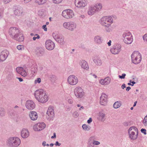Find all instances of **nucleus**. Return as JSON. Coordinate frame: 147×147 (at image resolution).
Returning <instances> with one entry per match:
<instances>
[{
	"label": "nucleus",
	"mask_w": 147,
	"mask_h": 147,
	"mask_svg": "<svg viewBox=\"0 0 147 147\" xmlns=\"http://www.w3.org/2000/svg\"><path fill=\"white\" fill-rule=\"evenodd\" d=\"M34 95L36 99L42 103L47 102L48 100V96L42 89L36 90L34 93Z\"/></svg>",
	"instance_id": "1"
},
{
	"label": "nucleus",
	"mask_w": 147,
	"mask_h": 147,
	"mask_svg": "<svg viewBox=\"0 0 147 147\" xmlns=\"http://www.w3.org/2000/svg\"><path fill=\"white\" fill-rule=\"evenodd\" d=\"M20 139L17 137L9 138L7 141V144L11 147H17L20 144Z\"/></svg>",
	"instance_id": "2"
},
{
	"label": "nucleus",
	"mask_w": 147,
	"mask_h": 147,
	"mask_svg": "<svg viewBox=\"0 0 147 147\" xmlns=\"http://www.w3.org/2000/svg\"><path fill=\"white\" fill-rule=\"evenodd\" d=\"M100 22L102 26L109 27L113 22V19L111 16H104L100 19Z\"/></svg>",
	"instance_id": "3"
},
{
	"label": "nucleus",
	"mask_w": 147,
	"mask_h": 147,
	"mask_svg": "<svg viewBox=\"0 0 147 147\" xmlns=\"http://www.w3.org/2000/svg\"><path fill=\"white\" fill-rule=\"evenodd\" d=\"M128 133L129 138L131 140H135L138 136V131L137 128L135 127H131L129 129Z\"/></svg>",
	"instance_id": "4"
},
{
	"label": "nucleus",
	"mask_w": 147,
	"mask_h": 147,
	"mask_svg": "<svg viewBox=\"0 0 147 147\" xmlns=\"http://www.w3.org/2000/svg\"><path fill=\"white\" fill-rule=\"evenodd\" d=\"M123 42L126 44H130L133 42V38L131 33L129 31H125L122 34Z\"/></svg>",
	"instance_id": "5"
},
{
	"label": "nucleus",
	"mask_w": 147,
	"mask_h": 147,
	"mask_svg": "<svg viewBox=\"0 0 147 147\" xmlns=\"http://www.w3.org/2000/svg\"><path fill=\"white\" fill-rule=\"evenodd\" d=\"M131 56V61L134 64H138L140 63L141 61V55L138 51H134Z\"/></svg>",
	"instance_id": "6"
},
{
	"label": "nucleus",
	"mask_w": 147,
	"mask_h": 147,
	"mask_svg": "<svg viewBox=\"0 0 147 147\" xmlns=\"http://www.w3.org/2000/svg\"><path fill=\"white\" fill-rule=\"evenodd\" d=\"M102 7L101 4H96L94 6L89 8L88 11V14L89 15L92 16L95 13L100 11Z\"/></svg>",
	"instance_id": "7"
},
{
	"label": "nucleus",
	"mask_w": 147,
	"mask_h": 147,
	"mask_svg": "<svg viewBox=\"0 0 147 147\" xmlns=\"http://www.w3.org/2000/svg\"><path fill=\"white\" fill-rule=\"evenodd\" d=\"M54 39L61 45H64L65 42L64 40V37L61 34L56 32H53L52 34Z\"/></svg>",
	"instance_id": "8"
},
{
	"label": "nucleus",
	"mask_w": 147,
	"mask_h": 147,
	"mask_svg": "<svg viewBox=\"0 0 147 147\" xmlns=\"http://www.w3.org/2000/svg\"><path fill=\"white\" fill-rule=\"evenodd\" d=\"M63 26L64 28L72 31L76 29V24L73 22L70 21L64 22L63 24Z\"/></svg>",
	"instance_id": "9"
},
{
	"label": "nucleus",
	"mask_w": 147,
	"mask_h": 147,
	"mask_svg": "<svg viewBox=\"0 0 147 147\" xmlns=\"http://www.w3.org/2000/svg\"><path fill=\"white\" fill-rule=\"evenodd\" d=\"M20 31L17 28L15 27H11L9 30V33L11 37L13 39L16 38L17 35L20 33Z\"/></svg>",
	"instance_id": "10"
},
{
	"label": "nucleus",
	"mask_w": 147,
	"mask_h": 147,
	"mask_svg": "<svg viewBox=\"0 0 147 147\" xmlns=\"http://www.w3.org/2000/svg\"><path fill=\"white\" fill-rule=\"evenodd\" d=\"M74 92L77 98H81L84 95L83 90L79 86L75 88Z\"/></svg>",
	"instance_id": "11"
},
{
	"label": "nucleus",
	"mask_w": 147,
	"mask_h": 147,
	"mask_svg": "<svg viewBox=\"0 0 147 147\" xmlns=\"http://www.w3.org/2000/svg\"><path fill=\"white\" fill-rule=\"evenodd\" d=\"M62 15L63 17L66 19L71 18L74 16L73 11L70 9L63 11Z\"/></svg>",
	"instance_id": "12"
},
{
	"label": "nucleus",
	"mask_w": 147,
	"mask_h": 147,
	"mask_svg": "<svg viewBox=\"0 0 147 147\" xmlns=\"http://www.w3.org/2000/svg\"><path fill=\"white\" fill-rule=\"evenodd\" d=\"M77 77L74 75L69 76L67 78V81L68 83L71 85H74L76 84L78 82Z\"/></svg>",
	"instance_id": "13"
},
{
	"label": "nucleus",
	"mask_w": 147,
	"mask_h": 147,
	"mask_svg": "<svg viewBox=\"0 0 147 147\" xmlns=\"http://www.w3.org/2000/svg\"><path fill=\"white\" fill-rule=\"evenodd\" d=\"M54 113L52 107H49L47 112L46 118L48 120H52L54 117Z\"/></svg>",
	"instance_id": "14"
},
{
	"label": "nucleus",
	"mask_w": 147,
	"mask_h": 147,
	"mask_svg": "<svg viewBox=\"0 0 147 147\" xmlns=\"http://www.w3.org/2000/svg\"><path fill=\"white\" fill-rule=\"evenodd\" d=\"M121 50V46L120 44H116L113 46L110 51L113 54H118Z\"/></svg>",
	"instance_id": "15"
},
{
	"label": "nucleus",
	"mask_w": 147,
	"mask_h": 147,
	"mask_svg": "<svg viewBox=\"0 0 147 147\" xmlns=\"http://www.w3.org/2000/svg\"><path fill=\"white\" fill-rule=\"evenodd\" d=\"M45 45L46 48L49 50H53L55 47V43L51 40H47Z\"/></svg>",
	"instance_id": "16"
},
{
	"label": "nucleus",
	"mask_w": 147,
	"mask_h": 147,
	"mask_svg": "<svg viewBox=\"0 0 147 147\" xmlns=\"http://www.w3.org/2000/svg\"><path fill=\"white\" fill-rule=\"evenodd\" d=\"M45 126V124L43 122L38 123L34 125L33 129L34 131H38L43 129Z\"/></svg>",
	"instance_id": "17"
},
{
	"label": "nucleus",
	"mask_w": 147,
	"mask_h": 147,
	"mask_svg": "<svg viewBox=\"0 0 147 147\" xmlns=\"http://www.w3.org/2000/svg\"><path fill=\"white\" fill-rule=\"evenodd\" d=\"M26 108L29 110H32L33 109L35 106V105L34 102L31 100L27 101L25 104Z\"/></svg>",
	"instance_id": "18"
},
{
	"label": "nucleus",
	"mask_w": 147,
	"mask_h": 147,
	"mask_svg": "<svg viewBox=\"0 0 147 147\" xmlns=\"http://www.w3.org/2000/svg\"><path fill=\"white\" fill-rule=\"evenodd\" d=\"M107 96L104 93L102 94L100 98V103L101 105L105 106L107 105Z\"/></svg>",
	"instance_id": "19"
},
{
	"label": "nucleus",
	"mask_w": 147,
	"mask_h": 147,
	"mask_svg": "<svg viewBox=\"0 0 147 147\" xmlns=\"http://www.w3.org/2000/svg\"><path fill=\"white\" fill-rule=\"evenodd\" d=\"M75 3L76 6L78 7H84L87 5L86 1L82 0H75Z\"/></svg>",
	"instance_id": "20"
},
{
	"label": "nucleus",
	"mask_w": 147,
	"mask_h": 147,
	"mask_svg": "<svg viewBox=\"0 0 147 147\" xmlns=\"http://www.w3.org/2000/svg\"><path fill=\"white\" fill-rule=\"evenodd\" d=\"M9 54V52L7 50H4L2 51L0 55V60L1 61H3L5 60Z\"/></svg>",
	"instance_id": "21"
},
{
	"label": "nucleus",
	"mask_w": 147,
	"mask_h": 147,
	"mask_svg": "<svg viewBox=\"0 0 147 147\" xmlns=\"http://www.w3.org/2000/svg\"><path fill=\"white\" fill-rule=\"evenodd\" d=\"M103 41L102 38L100 35H96L94 37V41L95 44L100 45L102 43Z\"/></svg>",
	"instance_id": "22"
},
{
	"label": "nucleus",
	"mask_w": 147,
	"mask_h": 147,
	"mask_svg": "<svg viewBox=\"0 0 147 147\" xmlns=\"http://www.w3.org/2000/svg\"><path fill=\"white\" fill-rule=\"evenodd\" d=\"M111 81V78L107 77L104 79H101L99 81L100 83L102 85H107L109 84Z\"/></svg>",
	"instance_id": "23"
},
{
	"label": "nucleus",
	"mask_w": 147,
	"mask_h": 147,
	"mask_svg": "<svg viewBox=\"0 0 147 147\" xmlns=\"http://www.w3.org/2000/svg\"><path fill=\"white\" fill-rule=\"evenodd\" d=\"M29 116L31 119L33 121L36 120L38 118L37 113L34 111H31L29 114Z\"/></svg>",
	"instance_id": "24"
},
{
	"label": "nucleus",
	"mask_w": 147,
	"mask_h": 147,
	"mask_svg": "<svg viewBox=\"0 0 147 147\" xmlns=\"http://www.w3.org/2000/svg\"><path fill=\"white\" fill-rule=\"evenodd\" d=\"M21 135L23 138H26L29 136V132L27 129H24L21 131Z\"/></svg>",
	"instance_id": "25"
},
{
	"label": "nucleus",
	"mask_w": 147,
	"mask_h": 147,
	"mask_svg": "<svg viewBox=\"0 0 147 147\" xmlns=\"http://www.w3.org/2000/svg\"><path fill=\"white\" fill-rule=\"evenodd\" d=\"M80 65L81 66L82 68L86 70H87L89 68L88 65L86 61L85 60H82L80 63Z\"/></svg>",
	"instance_id": "26"
},
{
	"label": "nucleus",
	"mask_w": 147,
	"mask_h": 147,
	"mask_svg": "<svg viewBox=\"0 0 147 147\" xmlns=\"http://www.w3.org/2000/svg\"><path fill=\"white\" fill-rule=\"evenodd\" d=\"M23 12L22 9L21 7H18L14 11V14L16 16H20L21 15Z\"/></svg>",
	"instance_id": "27"
},
{
	"label": "nucleus",
	"mask_w": 147,
	"mask_h": 147,
	"mask_svg": "<svg viewBox=\"0 0 147 147\" xmlns=\"http://www.w3.org/2000/svg\"><path fill=\"white\" fill-rule=\"evenodd\" d=\"M35 52L37 55L42 56L44 53V50L42 48H37Z\"/></svg>",
	"instance_id": "28"
},
{
	"label": "nucleus",
	"mask_w": 147,
	"mask_h": 147,
	"mask_svg": "<svg viewBox=\"0 0 147 147\" xmlns=\"http://www.w3.org/2000/svg\"><path fill=\"white\" fill-rule=\"evenodd\" d=\"M16 37L15 39H14L19 42H22L23 41L24 38L23 34L20 32L16 36Z\"/></svg>",
	"instance_id": "29"
},
{
	"label": "nucleus",
	"mask_w": 147,
	"mask_h": 147,
	"mask_svg": "<svg viewBox=\"0 0 147 147\" xmlns=\"http://www.w3.org/2000/svg\"><path fill=\"white\" fill-rule=\"evenodd\" d=\"M93 62L96 65L98 66H100L102 65V62L101 59L98 58L94 59L93 60Z\"/></svg>",
	"instance_id": "30"
},
{
	"label": "nucleus",
	"mask_w": 147,
	"mask_h": 147,
	"mask_svg": "<svg viewBox=\"0 0 147 147\" xmlns=\"http://www.w3.org/2000/svg\"><path fill=\"white\" fill-rule=\"evenodd\" d=\"M47 1V0H35V3L39 5L44 4Z\"/></svg>",
	"instance_id": "31"
},
{
	"label": "nucleus",
	"mask_w": 147,
	"mask_h": 147,
	"mask_svg": "<svg viewBox=\"0 0 147 147\" xmlns=\"http://www.w3.org/2000/svg\"><path fill=\"white\" fill-rule=\"evenodd\" d=\"M121 105V104L120 103V102H115L113 105V107L115 109H117L120 107Z\"/></svg>",
	"instance_id": "32"
},
{
	"label": "nucleus",
	"mask_w": 147,
	"mask_h": 147,
	"mask_svg": "<svg viewBox=\"0 0 147 147\" xmlns=\"http://www.w3.org/2000/svg\"><path fill=\"white\" fill-rule=\"evenodd\" d=\"M105 116V114L101 112L99 113V117L100 119H101V120L104 121L105 120L104 118Z\"/></svg>",
	"instance_id": "33"
},
{
	"label": "nucleus",
	"mask_w": 147,
	"mask_h": 147,
	"mask_svg": "<svg viewBox=\"0 0 147 147\" xmlns=\"http://www.w3.org/2000/svg\"><path fill=\"white\" fill-rule=\"evenodd\" d=\"M83 129L84 130L88 131L90 129V127L89 126H87L86 124H83L82 125Z\"/></svg>",
	"instance_id": "34"
},
{
	"label": "nucleus",
	"mask_w": 147,
	"mask_h": 147,
	"mask_svg": "<svg viewBox=\"0 0 147 147\" xmlns=\"http://www.w3.org/2000/svg\"><path fill=\"white\" fill-rule=\"evenodd\" d=\"M5 113V109L3 108H0V116L1 117L4 116Z\"/></svg>",
	"instance_id": "35"
},
{
	"label": "nucleus",
	"mask_w": 147,
	"mask_h": 147,
	"mask_svg": "<svg viewBox=\"0 0 147 147\" xmlns=\"http://www.w3.org/2000/svg\"><path fill=\"white\" fill-rule=\"evenodd\" d=\"M16 70L18 73L20 74L22 71H24V69L22 67H18L16 68Z\"/></svg>",
	"instance_id": "36"
},
{
	"label": "nucleus",
	"mask_w": 147,
	"mask_h": 147,
	"mask_svg": "<svg viewBox=\"0 0 147 147\" xmlns=\"http://www.w3.org/2000/svg\"><path fill=\"white\" fill-rule=\"evenodd\" d=\"M31 71L32 74L33 75L37 73V67L36 66V65H35V67H34V68H32Z\"/></svg>",
	"instance_id": "37"
},
{
	"label": "nucleus",
	"mask_w": 147,
	"mask_h": 147,
	"mask_svg": "<svg viewBox=\"0 0 147 147\" xmlns=\"http://www.w3.org/2000/svg\"><path fill=\"white\" fill-rule=\"evenodd\" d=\"M49 78L52 81H54L56 78V76L53 75H50L49 76Z\"/></svg>",
	"instance_id": "38"
},
{
	"label": "nucleus",
	"mask_w": 147,
	"mask_h": 147,
	"mask_svg": "<svg viewBox=\"0 0 147 147\" xmlns=\"http://www.w3.org/2000/svg\"><path fill=\"white\" fill-rule=\"evenodd\" d=\"M10 115L13 118H14L17 116V115L14 112H11L10 113Z\"/></svg>",
	"instance_id": "39"
},
{
	"label": "nucleus",
	"mask_w": 147,
	"mask_h": 147,
	"mask_svg": "<svg viewBox=\"0 0 147 147\" xmlns=\"http://www.w3.org/2000/svg\"><path fill=\"white\" fill-rule=\"evenodd\" d=\"M79 115L78 113L76 111L74 112L73 113V116L75 118H76L78 117Z\"/></svg>",
	"instance_id": "40"
},
{
	"label": "nucleus",
	"mask_w": 147,
	"mask_h": 147,
	"mask_svg": "<svg viewBox=\"0 0 147 147\" xmlns=\"http://www.w3.org/2000/svg\"><path fill=\"white\" fill-rule=\"evenodd\" d=\"M20 74L24 77L26 76L27 75V73L24 69V71H22Z\"/></svg>",
	"instance_id": "41"
},
{
	"label": "nucleus",
	"mask_w": 147,
	"mask_h": 147,
	"mask_svg": "<svg viewBox=\"0 0 147 147\" xmlns=\"http://www.w3.org/2000/svg\"><path fill=\"white\" fill-rule=\"evenodd\" d=\"M144 124L145 126L147 125V115L145 116L143 121Z\"/></svg>",
	"instance_id": "42"
},
{
	"label": "nucleus",
	"mask_w": 147,
	"mask_h": 147,
	"mask_svg": "<svg viewBox=\"0 0 147 147\" xmlns=\"http://www.w3.org/2000/svg\"><path fill=\"white\" fill-rule=\"evenodd\" d=\"M63 0H52L53 2L55 4H59L61 3Z\"/></svg>",
	"instance_id": "43"
},
{
	"label": "nucleus",
	"mask_w": 147,
	"mask_h": 147,
	"mask_svg": "<svg viewBox=\"0 0 147 147\" xmlns=\"http://www.w3.org/2000/svg\"><path fill=\"white\" fill-rule=\"evenodd\" d=\"M41 82V79L40 78H37L36 80H35V83L36 84L37 83L39 84Z\"/></svg>",
	"instance_id": "44"
},
{
	"label": "nucleus",
	"mask_w": 147,
	"mask_h": 147,
	"mask_svg": "<svg viewBox=\"0 0 147 147\" xmlns=\"http://www.w3.org/2000/svg\"><path fill=\"white\" fill-rule=\"evenodd\" d=\"M143 38L144 41L147 42V33L144 35L143 36Z\"/></svg>",
	"instance_id": "45"
},
{
	"label": "nucleus",
	"mask_w": 147,
	"mask_h": 147,
	"mask_svg": "<svg viewBox=\"0 0 147 147\" xmlns=\"http://www.w3.org/2000/svg\"><path fill=\"white\" fill-rule=\"evenodd\" d=\"M23 48L24 46L21 45H18L17 47V48L18 50H21L22 48Z\"/></svg>",
	"instance_id": "46"
},
{
	"label": "nucleus",
	"mask_w": 147,
	"mask_h": 147,
	"mask_svg": "<svg viewBox=\"0 0 147 147\" xmlns=\"http://www.w3.org/2000/svg\"><path fill=\"white\" fill-rule=\"evenodd\" d=\"M126 75L125 74H123L121 76L119 75V78L120 79H124Z\"/></svg>",
	"instance_id": "47"
},
{
	"label": "nucleus",
	"mask_w": 147,
	"mask_h": 147,
	"mask_svg": "<svg viewBox=\"0 0 147 147\" xmlns=\"http://www.w3.org/2000/svg\"><path fill=\"white\" fill-rule=\"evenodd\" d=\"M92 143L95 145H98L100 144V142H99L96 140H93Z\"/></svg>",
	"instance_id": "48"
},
{
	"label": "nucleus",
	"mask_w": 147,
	"mask_h": 147,
	"mask_svg": "<svg viewBox=\"0 0 147 147\" xmlns=\"http://www.w3.org/2000/svg\"><path fill=\"white\" fill-rule=\"evenodd\" d=\"M141 131L142 132V133H143L144 134H146V130L145 129L142 128L141 129Z\"/></svg>",
	"instance_id": "49"
},
{
	"label": "nucleus",
	"mask_w": 147,
	"mask_h": 147,
	"mask_svg": "<svg viewBox=\"0 0 147 147\" xmlns=\"http://www.w3.org/2000/svg\"><path fill=\"white\" fill-rule=\"evenodd\" d=\"M42 145L44 146H49V144H46V142L45 141L43 142L42 143Z\"/></svg>",
	"instance_id": "50"
},
{
	"label": "nucleus",
	"mask_w": 147,
	"mask_h": 147,
	"mask_svg": "<svg viewBox=\"0 0 147 147\" xmlns=\"http://www.w3.org/2000/svg\"><path fill=\"white\" fill-rule=\"evenodd\" d=\"M13 76V74L11 72H9V73L8 75V77L11 78Z\"/></svg>",
	"instance_id": "51"
},
{
	"label": "nucleus",
	"mask_w": 147,
	"mask_h": 147,
	"mask_svg": "<svg viewBox=\"0 0 147 147\" xmlns=\"http://www.w3.org/2000/svg\"><path fill=\"white\" fill-rule=\"evenodd\" d=\"M42 28L45 31H47V28L46 25H43L42 26Z\"/></svg>",
	"instance_id": "52"
},
{
	"label": "nucleus",
	"mask_w": 147,
	"mask_h": 147,
	"mask_svg": "<svg viewBox=\"0 0 147 147\" xmlns=\"http://www.w3.org/2000/svg\"><path fill=\"white\" fill-rule=\"evenodd\" d=\"M105 30L106 31L108 32H109L111 31V29L109 28V27H105Z\"/></svg>",
	"instance_id": "53"
},
{
	"label": "nucleus",
	"mask_w": 147,
	"mask_h": 147,
	"mask_svg": "<svg viewBox=\"0 0 147 147\" xmlns=\"http://www.w3.org/2000/svg\"><path fill=\"white\" fill-rule=\"evenodd\" d=\"M68 102L69 103L72 104L73 102V100L71 99H69L68 100Z\"/></svg>",
	"instance_id": "54"
},
{
	"label": "nucleus",
	"mask_w": 147,
	"mask_h": 147,
	"mask_svg": "<svg viewBox=\"0 0 147 147\" xmlns=\"http://www.w3.org/2000/svg\"><path fill=\"white\" fill-rule=\"evenodd\" d=\"M11 0H3V1L5 4H7L11 1Z\"/></svg>",
	"instance_id": "55"
},
{
	"label": "nucleus",
	"mask_w": 147,
	"mask_h": 147,
	"mask_svg": "<svg viewBox=\"0 0 147 147\" xmlns=\"http://www.w3.org/2000/svg\"><path fill=\"white\" fill-rule=\"evenodd\" d=\"M40 38V36H34L33 38V39L34 40H35L36 39H38Z\"/></svg>",
	"instance_id": "56"
},
{
	"label": "nucleus",
	"mask_w": 147,
	"mask_h": 147,
	"mask_svg": "<svg viewBox=\"0 0 147 147\" xmlns=\"http://www.w3.org/2000/svg\"><path fill=\"white\" fill-rule=\"evenodd\" d=\"M92 118H90L87 121V122L89 124L92 122Z\"/></svg>",
	"instance_id": "57"
},
{
	"label": "nucleus",
	"mask_w": 147,
	"mask_h": 147,
	"mask_svg": "<svg viewBox=\"0 0 147 147\" xmlns=\"http://www.w3.org/2000/svg\"><path fill=\"white\" fill-rule=\"evenodd\" d=\"M16 78V79H18L19 81L20 82H22L23 81V79L21 78H19L18 77H17Z\"/></svg>",
	"instance_id": "58"
},
{
	"label": "nucleus",
	"mask_w": 147,
	"mask_h": 147,
	"mask_svg": "<svg viewBox=\"0 0 147 147\" xmlns=\"http://www.w3.org/2000/svg\"><path fill=\"white\" fill-rule=\"evenodd\" d=\"M55 144L56 146H60L61 144L60 143H59L58 141H56Z\"/></svg>",
	"instance_id": "59"
},
{
	"label": "nucleus",
	"mask_w": 147,
	"mask_h": 147,
	"mask_svg": "<svg viewBox=\"0 0 147 147\" xmlns=\"http://www.w3.org/2000/svg\"><path fill=\"white\" fill-rule=\"evenodd\" d=\"M56 137V135L55 133H53V136H52L51 137V138H55Z\"/></svg>",
	"instance_id": "60"
},
{
	"label": "nucleus",
	"mask_w": 147,
	"mask_h": 147,
	"mask_svg": "<svg viewBox=\"0 0 147 147\" xmlns=\"http://www.w3.org/2000/svg\"><path fill=\"white\" fill-rule=\"evenodd\" d=\"M111 40H109V42H107V44L108 45V46H110L111 45Z\"/></svg>",
	"instance_id": "61"
},
{
	"label": "nucleus",
	"mask_w": 147,
	"mask_h": 147,
	"mask_svg": "<svg viewBox=\"0 0 147 147\" xmlns=\"http://www.w3.org/2000/svg\"><path fill=\"white\" fill-rule=\"evenodd\" d=\"M123 124L125 126H127L128 125V123L127 122H125Z\"/></svg>",
	"instance_id": "62"
},
{
	"label": "nucleus",
	"mask_w": 147,
	"mask_h": 147,
	"mask_svg": "<svg viewBox=\"0 0 147 147\" xmlns=\"http://www.w3.org/2000/svg\"><path fill=\"white\" fill-rule=\"evenodd\" d=\"M88 147H94V146L92 144L90 143L88 144Z\"/></svg>",
	"instance_id": "63"
},
{
	"label": "nucleus",
	"mask_w": 147,
	"mask_h": 147,
	"mask_svg": "<svg viewBox=\"0 0 147 147\" xmlns=\"http://www.w3.org/2000/svg\"><path fill=\"white\" fill-rule=\"evenodd\" d=\"M126 87L125 85V84H123L121 86V88L123 89H124Z\"/></svg>",
	"instance_id": "64"
}]
</instances>
